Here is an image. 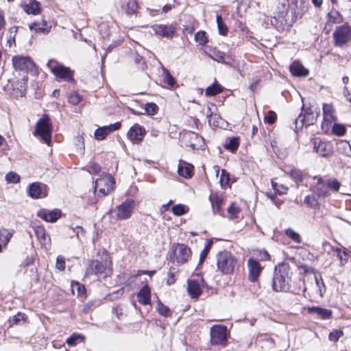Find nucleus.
<instances>
[{"mask_svg": "<svg viewBox=\"0 0 351 351\" xmlns=\"http://www.w3.org/2000/svg\"><path fill=\"white\" fill-rule=\"evenodd\" d=\"M247 267L249 269V280L251 282L256 281L262 271V267L260 263L258 261L251 258L247 261Z\"/></svg>", "mask_w": 351, "mask_h": 351, "instance_id": "obj_17", "label": "nucleus"}, {"mask_svg": "<svg viewBox=\"0 0 351 351\" xmlns=\"http://www.w3.org/2000/svg\"><path fill=\"white\" fill-rule=\"evenodd\" d=\"M275 346V341L271 338H265L261 341V348L264 350H269Z\"/></svg>", "mask_w": 351, "mask_h": 351, "instance_id": "obj_42", "label": "nucleus"}, {"mask_svg": "<svg viewBox=\"0 0 351 351\" xmlns=\"http://www.w3.org/2000/svg\"><path fill=\"white\" fill-rule=\"evenodd\" d=\"M312 143L313 152L321 157H328L333 154V146L329 141L315 138L312 140Z\"/></svg>", "mask_w": 351, "mask_h": 351, "instance_id": "obj_10", "label": "nucleus"}, {"mask_svg": "<svg viewBox=\"0 0 351 351\" xmlns=\"http://www.w3.org/2000/svg\"><path fill=\"white\" fill-rule=\"evenodd\" d=\"M34 232L41 245L47 246L50 244V237L46 234V231L44 228L38 226L34 228Z\"/></svg>", "mask_w": 351, "mask_h": 351, "instance_id": "obj_29", "label": "nucleus"}, {"mask_svg": "<svg viewBox=\"0 0 351 351\" xmlns=\"http://www.w3.org/2000/svg\"><path fill=\"white\" fill-rule=\"evenodd\" d=\"M51 130L52 125L50 123V119L47 115H45L37 121L33 134L34 136H40L43 142L49 145L51 138Z\"/></svg>", "mask_w": 351, "mask_h": 351, "instance_id": "obj_4", "label": "nucleus"}, {"mask_svg": "<svg viewBox=\"0 0 351 351\" xmlns=\"http://www.w3.org/2000/svg\"><path fill=\"white\" fill-rule=\"evenodd\" d=\"M286 235L292 239L293 241L300 243L301 242V237L300 234L291 228H288L285 231Z\"/></svg>", "mask_w": 351, "mask_h": 351, "instance_id": "obj_53", "label": "nucleus"}, {"mask_svg": "<svg viewBox=\"0 0 351 351\" xmlns=\"http://www.w3.org/2000/svg\"><path fill=\"white\" fill-rule=\"evenodd\" d=\"M213 244V241L212 239L207 240V243H206V245L204 246V248L201 252L199 265L202 264V263L204 261Z\"/></svg>", "mask_w": 351, "mask_h": 351, "instance_id": "obj_37", "label": "nucleus"}, {"mask_svg": "<svg viewBox=\"0 0 351 351\" xmlns=\"http://www.w3.org/2000/svg\"><path fill=\"white\" fill-rule=\"evenodd\" d=\"M29 28L36 33L47 34L50 32L51 26L48 24L47 21L43 19L41 22L36 21L29 23Z\"/></svg>", "mask_w": 351, "mask_h": 351, "instance_id": "obj_22", "label": "nucleus"}, {"mask_svg": "<svg viewBox=\"0 0 351 351\" xmlns=\"http://www.w3.org/2000/svg\"><path fill=\"white\" fill-rule=\"evenodd\" d=\"M121 122H116L109 125L99 128L95 131V138L99 141L104 140L108 134L119 130L121 128Z\"/></svg>", "mask_w": 351, "mask_h": 351, "instance_id": "obj_18", "label": "nucleus"}, {"mask_svg": "<svg viewBox=\"0 0 351 351\" xmlns=\"http://www.w3.org/2000/svg\"><path fill=\"white\" fill-rule=\"evenodd\" d=\"M332 133L337 136H341L346 132V127L339 123H335L332 129Z\"/></svg>", "mask_w": 351, "mask_h": 351, "instance_id": "obj_49", "label": "nucleus"}, {"mask_svg": "<svg viewBox=\"0 0 351 351\" xmlns=\"http://www.w3.org/2000/svg\"><path fill=\"white\" fill-rule=\"evenodd\" d=\"M114 180L109 174H103L95 182V192L98 190L99 195H108L114 189Z\"/></svg>", "mask_w": 351, "mask_h": 351, "instance_id": "obj_6", "label": "nucleus"}, {"mask_svg": "<svg viewBox=\"0 0 351 351\" xmlns=\"http://www.w3.org/2000/svg\"><path fill=\"white\" fill-rule=\"evenodd\" d=\"M195 40L202 46L205 45L208 42L206 34L204 31L197 32L195 35Z\"/></svg>", "mask_w": 351, "mask_h": 351, "instance_id": "obj_46", "label": "nucleus"}, {"mask_svg": "<svg viewBox=\"0 0 351 351\" xmlns=\"http://www.w3.org/2000/svg\"><path fill=\"white\" fill-rule=\"evenodd\" d=\"M239 212V209L237 206L234 205V204H231V205L228 208V213L230 218L234 219L237 217V215Z\"/></svg>", "mask_w": 351, "mask_h": 351, "instance_id": "obj_60", "label": "nucleus"}, {"mask_svg": "<svg viewBox=\"0 0 351 351\" xmlns=\"http://www.w3.org/2000/svg\"><path fill=\"white\" fill-rule=\"evenodd\" d=\"M291 73L295 76H306L308 74V71L304 68V66L298 63L293 62L290 66Z\"/></svg>", "mask_w": 351, "mask_h": 351, "instance_id": "obj_32", "label": "nucleus"}, {"mask_svg": "<svg viewBox=\"0 0 351 351\" xmlns=\"http://www.w3.org/2000/svg\"><path fill=\"white\" fill-rule=\"evenodd\" d=\"M227 328L223 325H214L210 328L212 345L226 346L227 344Z\"/></svg>", "mask_w": 351, "mask_h": 351, "instance_id": "obj_9", "label": "nucleus"}, {"mask_svg": "<svg viewBox=\"0 0 351 351\" xmlns=\"http://www.w3.org/2000/svg\"><path fill=\"white\" fill-rule=\"evenodd\" d=\"M287 174L295 182H302L303 180L302 172L299 169H293L290 171L287 172Z\"/></svg>", "mask_w": 351, "mask_h": 351, "instance_id": "obj_44", "label": "nucleus"}, {"mask_svg": "<svg viewBox=\"0 0 351 351\" xmlns=\"http://www.w3.org/2000/svg\"><path fill=\"white\" fill-rule=\"evenodd\" d=\"M219 182H220L221 186L222 187H226L229 185L230 173L228 172H227L225 169H222L221 171Z\"/></svg>", "mask_w": 351, "mask_h": 351, "instance_id": "obj_50", "label": "nucleus"}, {"mask_svg": "<svg viewBox=\"0 0 351 351\" xmlns=\"http://www.w3.org/2000/svg\"><path fill=\"white\" fill-rule=\"evenodd\" d=\"M157 310L158 313L165 317H168L170 315V310L166 306H165L161 302H158Z\"/></svg>", "mask_w": 351, "mask_h": 351, "instance_id": "obj_58", "label": "nucleus"}, {"mask_svg": "<svg viewBox=\"0 0 351 351\" xmlns=\"http://www.w3.org/2000/svg\"><path fill=\"white\" fill-rule=\"evenodd\" d=\"M186 135H187L191 140H194V142H191L190 145L193 148H195L197 143H199L204 140L202 136H199L195 132H189Z\"/></svg>", "mask_w": 351, "mask_h": 351, "instance_id": "obj_52", "label": "nucleus"}, {"mask_svg": "<svg viewBox=\"0 0 351 351\" xmlns=\"http://www.w3.org/2000/svg\"><path fill=\"white\" fill-rule=\"evenodd\" d=\"M13 67L16 71L24 73L36 71L35 64L29 56H14L12 58Z\"/></svg>", "mask_w": 351, "mask_h": 351, "instance_id": "obj_8", "label": "nucleus"}, {"mask_svg": "<svg viewBox=\"0 0 351 351\" xmlns=\"http://www.w3.org/2000/svg\"><path fill=\"white\" fill-rule=\"evenodd\" d=\"M209 200L211 203L213 213L215 215H223L221 206L223 204V197L219 193H211L209 196Z\"/></svg>", "mask_w": 351, "mask_h": 351, "instance_id": "obj_19", "label": "nucleus"}, {"mask_svg": "<svg viewBox=\"0 0 351 351\" xmlns=\"http://www.w3.org/2000/svg\"><path fill=\"white\" fill-rule=\"evenodd\" d=\"M150 298L151 291L147 285L143 287L137 293L138 301L143 305L149 304L150 303Z\"/></svg>", "mask_w": 351, "mask_h": 351, "instance_id": "obj_26", "label": "nucleus"}, {"mask_svg": "<svg viewBox=\"0 0 351 351\" xmlns=\"http://www.w3.org/2000/svg\"><path fill=\"white\" fill-rule=\"evenodd\" d=\"M333 252L341 261V265H344L348 262L349 254L346 248L343 247L333 248Z\"/></svg>", "mask_w": 351, "mask_h": 351, "instance_id": "obj_33", "label": "nucleus"}, {"mask_svg": "<svg viewBox=\"0 0 351 351\" xmlns=\"http://www.w3.org/2000/svg\"><path fill=\"white\" fill-rule=\"evenodd\" d=\"M187 290L193 298H197L202 293L199 282L197 280H188Z\"/></svg>", "mask_w": 351, "mask_h": 351, "instance_id": "obj_25", "label": "nucleus"}, {"mask_svg": "<svg viewBox=\"0 0 351 351\" xmlns=\"http://www.w3.org/2000/svg\"><path fill=\"white\" fill-rule=\"evenodd\" d=\"M315 284H316V287H317V291L319 292V295L322 296L323 291L322 289V287H324V292H325V285H324V281L322 278H320L319 279L317 276H315Z\"/></svg>", "mask_w": 351, "mask_h": 351, "instance_id": "obj_61", "label": "nucleus"}, {"mask_svg": "<svg viewBox=\"0 0 351 351\" xmlns=\"http://www.w3.org/2000/svg\"><path fill=\"white\" fill-rule=\"evenodd\" d=\"M340 145L341 146V148L344 151V154L351 157V145L348 141H343L340 143Z\"/></svg>", "mask_w": 351, "mask_h": 351, "instance_id": "obj_62", "label": "nucleus"}, {"mask_svg": "<svg viewBox=\"0 0 351 351\" xmlns=\"http://www.w3.org/2000/svg\"><path fill=\"white\" fill-rule=\"evenodd\" d=\"M216 21L219 34L223 36L226 35L228 33V27L223 23L222 16L221 15H217Z\"/></svg>", "mask_w": 351, "mask_h": 351, "instance_id": "obj_41", "label": "nucleus"}, {"mask_svg": "<svg viewBox=\"0 0 351 351\" xmlns=\"http://www.w3.org/2000/svg\"><path fill=\"white\" fill-rule=\"evenodd\" d=\"M313 180H316L315 183L311 184L310 190L317 197H326L330 195L328 190L326 182L324 181L322 177L315 176Z\"/></svg>", "mask_w": 351, "mask_h": 351, "instance_id": "obj_12", "label": "nucleus"}, {"mask_svg": "<svg viewBox=\"0 0 351 351\" xmlns=\"http://www.w3.org/2000/svg\"><path fill=\"white\" fill-rule=\"evenodd\" d=\"M176 261L180 264L185 263L191 256V249L184 244H178L174 250Z\"/></svg>", "mask_w": 351, "mask_h": 351, "instance_id": "obj_15", "label": "nucleus"}, {"mask_svg": "<svg viewBox=\"0 0 351 351\" xmlns=\"http://www.w3.org/2000/svg\"><path fill=\"white\" fill-rule=\"evenodd\" d=\"M318 117V114H314L310 108H305L304 105L302 107L301 112L294 121V131L297 132L304 125L309 126L313 125Z\"/></svg>", "mask_w": 351, "mask_h": 351, "instance_id": "obj_5", "label": "nucleus"}, {"mask_svg": "<svg viewBox=\"0 0 351 351\" xmlns=\"http://www.w3.org/2000/svg\"><path fill=\"white\" fill-rule=\"evenodd\" d=\"M326 182L327 184L328 190L330 189L335 192L339 191L341 184L336 178L328 179L326 181Z\"/></svg>", "mask_w": 351, "mask_h": 351, "instance_id": "obj_47", "label": "nucleus"}, {"mask_svg": "<svg viewBox=\"0 0 351 351\" xmlns=\"http://www.w3.org/2000/svg\"><path fill=\"white\" fill-rule=\"evenodd\" d=\"M277 119V115L275 112L270 110L267 114L265 116L264 121L269 124H273Z\"/></svg>", "mask_w": 351, "mask_h": 351, "instance_id": "obj_59", "label": "nucleus"}, {"mask_svg": "<svg viewBox=\"0 0 351 351\" xmlns=\"http://www.w3.org/2000/svg\"><path fill=\"white\" fill-rule=\"evenodd\" d=\"M307 311L308 313L317 314L322 319H330L332 316L330 310L318 306L308 307Z\"/></svg>", "mask_w": 351, "mask_h": 351, "instance_id": "obj_27", "label": "nucleus"}, {"mask_svg": "<svg viewBox=\"0 0 351 351\" xmlns=\"http://www.w3.org/2000/svg\"><path fill=\"white\" fill-rule=\"evenodd\" d=\"M343 332L341 330H335L330 332L328 339L330 341L337 342L342 337Z\"/></svg>", "mask_w": 351, "mask_h": 351, "instance_id": "obj_56", "label": "nucleus"}, {"mask_svg": "<svg viewBox=\"0 0 351 351\" xmlns=\"http://www.w3.org/2000/svg\"><path fill=\"white\" fill-rule=\"evenodd\" d=\"M112 261L106 250L103 251L102 261L89 260L87 262L86 274L87 275H107L111 270Z\"/></svg>", "mask_w": 351, "mask_h": 351, "instance_id": "obj_2", "label": "nucleus"}, {"mask_svg": "<svg viewBox=\"0 0 351 351\" xmlns=\"http://www.w3.org/2000/svg\"><path fill=\"white\" fill-rule=\"evenodd\" d=\"M164 74V82L167 84L170 87H173L176 84V80L174 77L170 74L169 71L164 69H163Z\"/></svg>", "mask_w": 351, "mask_h": 351, "instance_id": "obj_51", "label": "nucleus"}, {"mask_svg": "<svg viewBox=\"0 0 351 351\" xmlns=\"http://www.w3.org/2000/svg\"><path fill=\"white\" fill-rule=\"evenodd\" d=\"M194 167L184 161H180L178 165V172L180 176L185 178H190L193 175Z\"/></svg>", "mask_w": 351, "mask_h": 351, "instance_id": "obj_24", "label": "nucleus"}, {"mask_svg": "<svg viewBox=\"0 0 351 351\" xmlns=\"http://www.w3.org/2000/svg\"><path fill=\"white\" fill-rule=\"evenodd\" d=\"M5 180L9 183H18L20 181V176L15 172H9L5 175Z\"/></svg>", "mask_w": 351, "mask_h": 351, "instance_id": "obj_55", "label": "nucleus"}, {"mask_svg": "<svg viewBox=\"0 0 351 351\" xmlns=\"http://www.w3.org/2000/svg\"><path fill=\"white\" fill-rule=\"evenodd\" d=\"M334 45L342 47L351 40V26L348 23L337 26L332 34Z\"/></svg>", "mask_w": 351, "mask_h": 351, "instance_id": "obj_7", "label": "nucleus"}, {"mask_svg": "<svg viewBox=\"0 0 351 351\" xmlns=\"http://www.w3.org/2000/svg\"><path fill=\"white\" fill-rule=\"evenodd\" d=\"M51 71L56 76V77L67 81L73 82V72L69 67L62 65H58L51 69Z\"/></svg>", "mask_w": 351, "mask_h": 351, "instance_id": "obj_16", "label": "nucleus"}, {"mask_svg": "<svg viewBox=\"0 0 351 351\" xmlns=\"http://www.w3.org/2000/svg\"><path fill=\"white\" fill-rule=\"evenodd\" d=\"M14 230L5 228L0 229V241L3 243V247H5L13 236Z\"/></svg>", "mask_w": 351, "mask_h": 351, "instance_id": "obj_34", "label": "nucleus"}, {"mask_svg": "<svg viewBox=\"0 0 351 351\" xmlns=\"http://www.w3.org/2000/svg\"><path fill=\"white\" fill-rule=\"evenodd\" d=\"M176 278L175 277L174 273L170 270L167 274V284L168 285H173L176 282Z\"/></svg>", "mask_w": 351, "mask_h": 351, "instance_id": "obj_64", "label": "nucleus"}, {"mask_svg": "<svg viewBox=\"0 0 351 351\" xmlns=\"http://www.w3.org/2000/svg\"><path fill=\"white\" fill-rule=\"evenodd\" d=\"M291 280L290 265L288 263H279L274 269L272 287L276 291H286L289 289Z\"/></svg>", "mask_w": 351, "mask_h": 351, "instance_id": "obj_1", "label": "nucleus"}, {"mask_svg": "<svg viewBox=\"0 0 351 351\" xmlns=\"http://www.w3.org/2000/svg\"><path fill=\"white\" fill-rule=\"evenodd\" d=\"M137 8V2L136 1L131 0L128 2L125 12L128 15L134 14L136 12Z\"/></svg>", "mask_w": 351, "mask_h": 351, "instance_id": "obj_54", "label": "nucleus"}, {"mask_svg": "<svg viewBox=\"0 0 351 351\" xmlns=\"http://www.w3.org/2000/svg\"><path fill=\"white\" fill-rule=\"evenodd\" d=\"M84 340V337L80 334L73 333L66 339V343L70 346H75L79 342H82Z\"/></svg>", "mask_w": 351, "mask_h": 351, "instance_id": "obj_38", "label": "nucleus"}, {"mask_svg": "<svg viewBox=\"0 0 351 351\" xmlns=\"http://www.w3.org/2000/svg\"><path fill=\"white\" fill-rule=\"evenodd\" d=\"M145 110L148 115H155L158 111V106L153 102L147 103L145 106Z\"/></svg>", "mask_w": 351, "mask_h": 351, "instance_id": "obj_48", "label": "nucleus"}, {"mask_svg": "<svg viewBox=\"0 0 351 351\" xmlns=\"http://www.w3.org/2000/svg\"><path fill=\"white\" fill-rule=\"evenodd\" d=\"M322 110L324 123H331L336 120L335 110L332 104H324Z\"/></svg>", "mask_w": 351, "mask_h": 351, "instance_id": "obj_23", "label": "nucleus"}, {"mask_svg": "<svg viewBox=\"0 0 351 351\" xmlns=\"http://www.w3.org/2000/svg\"><path fill=\"white\" fill-rule=\"evenodd\" d=\"M217 108L215 104H209L207 105L206 107V116L208 119V121L210 125H211L212 123V118L213 115L217 113Z\"/></svg>", "mask_w": 351, "mask_h": 351, "instance_id": "obj_40", "label": "nucleus"}, {"mask_svg": "<svg viewBox=\"0 0 351 351\" xmlns=\"http://www.w3.org/2000/svg\"><path fill=\"white\" fill-rule=\"evenodd\" d=\"M26 318L27 317L24 313H18L16 315L10 318L9 322L11 326L20 325L25 322Z\"/></svg>", "mask_w": 351, "mask_h": 351, "instance_id": "obj_36", "label": "nucleus"}, {"mask_svg": "<svg viewBox=\"0 0 351 351\" xmlns=\"http://www.w3.org/2000/svg\"><path fill=\"white\" fill-rule=\"evenodd\" d=\"M237 264V258L227 251L221 252L217 254V268L224 274L233 273Z\"/></svg>", "mask_w": 351, "mask_h": 351, "instance_id": "obj_3", "label": "nucleus"}, {"mask_svg": "<svg viewBox=\"0 0 351 351\" xmlns=\"http://www.w3.org/2000/svg\"><path fill=\"white\" fill-rule=\"evenodd\" d=\"M328 24H339L343 22V18L341 13L337 10H331L327 15Z\"/></svg>", "mask_w": 351, "mask_h": 351, "instance_id": "obj_31", "label": "nucleus"}, {"mask_svg": "<svg viewBox=\"0 0 351 351\" xmlns=\"http://www.w3.org/2000/svg\"><path fill=\"white\" fill-rule=\"evenodd\" d=\"M304 202L311 208H317L319 206V204L315 196H306L304 197Z\"/></svg>", "mask_w": 351, "mask_h": 351, "instance_id": "obj_43", "label": "nucleus"}, {"mask_svg": "<svg viewBox=\"0 0 351 351\" xmlns=\"http://www.w3.org/2000/svg\"><path fill=\"white\" fill-rule=\"evenodd\" d=\"M37 215L47 222L53 223L60 217L61 212L58 209L49 210L43 208L38 212Z\"/></svg>", "mask_w": 351, "mask_h": 351, "instance_id": "obj_20", "label": "nucleus"}, {"mask_svg": "<svg viewBox=\"0 0 351 351\" xmlns=\"http://www.w3.org/2000/svg\"><path fill=\"white\" fill-rule=\"evenodd\" d=\"M47 185L40 182H34L28 186V194L34 199L44 198L47 197Z\"/></svg>", "mask_w": 351, "mask_h": 351, "instance_id": "obj_13", "label": "nucleus"}, {"mask_svg": "<svg viewBox=\"0 0 351 351\" xmlns=\"http://www.w3.org/2000/svg\"><path fill=\"white\" fill-rule=\"evenodd\" d=\"M239 145V138L237 137H232L226 145H224V147L232 152H234L237 150Z\"/></svg>", "mask_w": 351, "mask_h": 351, "instance_id": "obj_39", "label": "nucleus"}, {"mask_svg": "<svg viewBox=\"0 0 351 351\" xmlns=\"http://www.w3.org/2000/svg\"><path fill=\"white\" fill-rule=\"evenodd\" d=\"M134 208V202L132 199L126 200L114 209L116 219L125 220L130 218Z\"/></svg>", "mask_w": 351, "mask_h": 351, "instance_id": "obj_11", "label": "nucleus"}, {"mask_svg": "<svg viewBox=\"0 0 351 351\" xmlns=\"http://www.w3.org/2000/svg\"><path fill=\"white\" fill-rule=\"evenodd\" d=\"M209 56L215 61L228 65L232 64L234 61L230 56L219 50L213 51Z\"/></svg>", "mask_w": 351, "mask_h": 351, "instance_id": "obj_21", "label": "nucleus"}, {"mask_svg": "<svg viewBox=\"0 0 351 351\" xmlns=\"http://www.w3.org/2000/svg\"><path fill=\"white\" fill-rule=\"evenodd\" d=\"M82 100L81 96L76 92L71 93L68 98V101L72 105L78 104Z\"/></svg>", "mask_w": 351, "mask_h": 351, "instance_id": "obj_57", "label": "nucleus"}, {"mask_svg": "<svg viewBox=\"0 0 351 351\" xmlns=\"http://www.w3.org/2000/svg\"><path fill=\"white\" fill-rule=\"evenodd\" d=\"M154 31L156 34L163 37H171L175 32L174 27L171 25H159L154 27Z\"/></svg>", "mask_w": 351, "mask_h": 351, "instance_id": "obj_28", "label": "nucleus"}, {"mask_svg": "<svg viewBox=\"0 0 351 351\" xmlns=\"http://www.w3.org/2000/svg\"><path fill=\"white\" fill-rule=\"evenodd\" d=\"M23 10L27 14H38L40 12V3L37 1H30L29 3L25 4L23 6Z\"/></svg>", "mask_w": 351, "mask_h": 351, "instance_id": "obj_30", "label": "nucleus"}, {"mask_svg": "<svg viewBox=\"0 0 351 351\" xmlns=\"http://www.w3.org/2000/svg\"><path fill=\"white\" fill-rule=\"evenodd\" d=\"M189 208L184 204H177L172 207V212L176 216H180L186 213Z\"/></svg>", "mask_w": 351, "mask_h": 351, "instance_id": "obj_45", "label": "nucleus"}, {"mask_svg": "<svg viewBox=\"0 0 351 351\" xmlns=\"http://www.w3.org/2000/svg\"><path fill=\"white\" fill-rule=\"evenodd\" d=\"M145 134V129L136 123L130 128L127 136L133 143H138L143 141Z\"/></svg>", "mask_w": 351, "mask_h": 351, "instance_id": "obj_14", "label": "nucleus"}, {"mask_svg": "<svg viewBox=\"0 0 351 351\" xmlns=\"http://www.w3.org/2000/svg\"><path fill=\"white\" fill-rule=\"evenodd\" d=\"M134 62L136 64H140L141 63V65L140 66V68L142 69V70H144L145 68H146V64L143 60V58L142 56H141L140 55L138 54H136L134 57Z\"/></svg>", "mask_w": 351, "mask_h": 351, "instance_id": "obj_63", "label": "nucleus"}, {"mask_svg": "<svg viewBox=\"0 0 351 351\" xmlns=\"http://www.w3.org/2000/svg\"><path fill=\"white\" fill-rule=\"evenodd\" d=\"M222 91L223 87L217 82H215L206 88L205 94L207 96H215Z\"/></svg>", "mask_w": 351, "mask_h": 351, "instance_id": "obj_35", "label": "nucleus"}]
</instances>
